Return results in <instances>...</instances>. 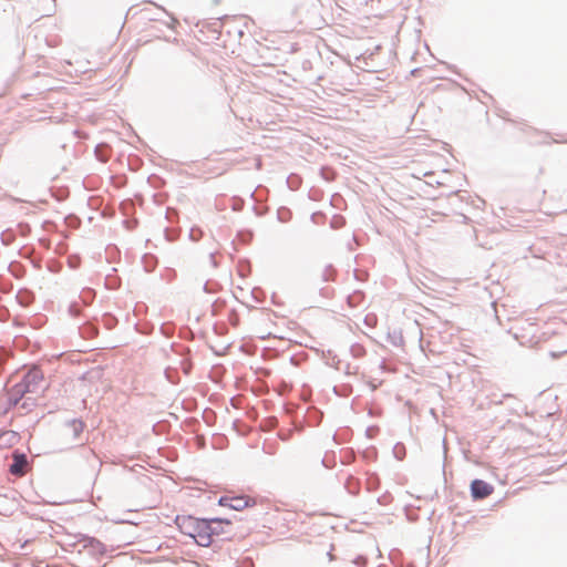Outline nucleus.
Instances as JSON below:
<instances>
[{"label": "nucleus", "mask_w": 567, "mask_h": 567, "mask_svg": "<svg viewBox=\"0 0 567 567\" xmlns=\"http://www.w3.org/2000/svg\"><path fill=\"white\" fill-rule=\"evenodd\" d=\"M70 427H72L73 435L76 439L84 430V423L81 420L73 419L68 421L66 423Z\"/></svg>", "instance_id": "5701e85b"}, {"label": "nucleus", "mask_w": 567, "mask_h": 567, "mask_svg": "<svg viewBox=\"0 0 567 567\" xmlns=\"http://www.w3.org/2000/svg\"><path fill=\"white\" fill-rule=\"evenodd\" d=\"M292 218V212L286 207L281 206L277 209V220L280 223H288Z\"/></svg>", "instance_id": "6ab92c4d"}, {"label": "nucleus", "mask_w": 567, "mask_h": 567, "mask_svg": "<svg viewBox=\"0 0 567 567\" xmlns=\"http://www.w3.org/2000/svg\"><path fill=\"white\" fill-rule=\"evenodd\" d=\"M326 215L322 212H315L311 214L310 219L312 223L318 224L319 219H324Z\"/></svg>", "instance_id": "c9c22d12"}, {"label": "nucleus", "mask_w": 567, "mask_h": 567, "mask_svg": "<svg viewBox=\"0 0 567 567\" xmlns=\"http://www.w3.org/2000/svg\"><path fill=\"white\" fill-rule=\"evenodd\" d=\"M331 227H332V228H338V227H340V225L338 224V221H334V220H333V221L331 223Z\"/></svg>", "instance_id": "4d7b16f0"}, {"label": "nucleus", "mask_w": 567, "mask_h": 567, "mask_svg": "<svg viewBox=\"0 0 567 567\" xmlns=\"http://www.w3.org/2000/svg\"><path fill=\"white\" fill-rule=\"evenodd\" d=\"M394 457L402 461L405 457V446L403 443H396L393 447Z\"/></svg>", "instance_id": "bb28decb"}, {"label": "nucleus", "mask_w": 567, "mask_h": 567, "mask_svg": "<svg viewBox=\"0 0 567 567\" xmlns=\"http://www.w3.org/2000/svg\"><path fill=\"white\" fill-rule=\"evenodd\" d=\"M244 204L245 202L241 198H235L233 209L239 212L244 208Z\"/></svg>", "instance_id": "e433bc0d"}, {"label": "nucleus", "mask_w": 567, "mask_h": 567, "mask_svg": "<svg viewBox=\"0 0 567 567\" xmlns=\"http://www.w3.org/2000/svg\"><path fill=\"white\" fill-rule=\"evenodd\" d=\"M470 491L474 501H482L494 492V486L484 480L475 478L470 484Z\"/></svg>", "instance_id": "20e7f679"}, {"label": "nucleus", "mask_w": 567, "mask_h": 567, "mask_svg": "<svg viewBox=\"0 0 567 567\" xmlns=\"http://www.w3.org/2000/svg\"><path fill=\"white\" fill-rule=\"evenodd\" d=\"M165 374H166V378L171 381V382H174L173 380H171L169 375H168V370H165Z\"/></svg>", "instance_id": "bf43d9fd"}, {"label": "nucleus", "mask_w": 567, "mask_h": 567, "mask_svg": "<svg viewBox=\"0 0 567 567\" xmlns=\"http://www.w3.org/2000/svg\"><path fill=\"white\" fill-rule=\"evenodd\" d=\"M237 272L241 278H246L251 272L250 261L246 258L238 261Z\"/></svg>", "instance_id": "a211bd4d"}, {"label": "nucleus", "mask_w": 567, "mask_h": 567, "mask_svg": "<svg viewBox=\"0 0 567 567\" xmlns=\"http://www.w3.org/2000/svg\"><path fill=\"white\" fill-rule=\"evenodd\" d=\"M10 317V312L6 307H0V321H7Z\"/></svg>", "instance_id": "4c0bfd02"}, {"label": "nucleus", "mask_w": 567, "mask_h": 567, "mask_svg": "<svg viewBox=\"0 0 567 567\" xmlns=\"http://www.w3.org/2000/svg\"><path fill=\"white\" fill-rule=\"evenodd\" d=\"M173 93L182 101H185L189 97L190 90L186 84H179L173 90Z\"/></svg>", "instance_id": "412c9836"}, {"label": "nucleus", "mask_w": 567, "mask_h": 567, "mask_svg": "<svg viewBox=\"0 0 567 567\" xmlns=\"http://www.w3.org/2000/svg\"><path fill=\"white\" fill-rule=\"evenodd\" d=\"M379 432V427L373 425V426H369L365 431V434L369 439H372L374 437V435Z\"/></svg>", "instance_id": "58836bf2"}, {"label": "nucleus", "mask_w": 567, "mask_h": 567, "mask_svg": "<svg viewBox=\"0 0 567 567\" xmlns=\"http://www.w3.org/2000/svg\"><path fill=\"white\" fill-rule=\"evenodd\" d=\"M350 431L346 430L343 433H334L333 434V441L337 444H342L349 440Z\"/></svg>", "instance_id": "c756f323"}, {"label": "nucleus", "mask_w": 567, "mask_h": 567, "mask_svg": "<svg viewBox=\"0 0 567 567\" xmlns=\"http://www.w3.org/2000/svg\"><path fill=\"white\" fill-rule=\"evenodd\" d=\"M207 527L210 530H206V536L203 539L202 547H209L214 544V537H219L229 532L225 530V526H231V520L221 517L205 518Z\"/></svg>", "instance_id": "f03ea898"}, {"label": "nucleus", "mask_w": 567, "mask_h": 567, "mask_svg": "<svg viewBox=\"0 0 567 567\" xmlns=\"http://www.w3.org/2000/svg\"><path fill=\"white\" fill-rule=\"evenodd\" d=\"M337 276V270L332 265H327L322 271L321 279L324 282L333 281Z\"/></svg>", "instance_id": "4be33fe9"}, {"label": "nucleus", "mask_w": 567, "mask_h": 567, "mask_svg": "<svg viewBox=\"0 0 567 567\" xmlns=\"http://www.w3.org/2000/svg\"><path fill=\"white\" fill-rule=\"evenodd\" d=\"M174 523L184 535L193 538L198 546H202L206 530H210L205 518L192 515H176Z\"/></svg>", "instance_id": "f257e3e1"}, {"label": "nucleus", "mask_w": 567, "mask_h": 567, "mask_svg": "<svg viewBox=\"0 0 567 567\" xmlns=\"http://www.w3.org/2000/svg\"><path fill=\"white\" fill-rule=\"evenodd\" d=\"M25 393H28V386H21L19 383L16 384L8 395V403H7L6 411L14 408L20 402V400L23 398V395Z\"/></svg>", "instance_id": "1a4fd4ad"}, {"label": "nucleus", "mask_w": 567, "mask_h": 567, "mask_svg": "<svg viewBox=\"0 0 567 567\" xmlns=\"http://www.w3.org/2000/svg\"><path fill=\"white\" fill-rule=\"evenodd\" d=\"M336 1H337V2H341L342 4H344V6H349V7L354 6V4H357L358 2H359V3L365 2V0H336Z\"/></svg>", "instance_id": "ea45409f"}, {"label": "nucleus", "mask_w": 567, "mask_h": 567, "mask_svg": "<svg viewBox=\"0 0 567 567\" xmlns=\"http://www.w3.org/2000/svg\"><path fill=\"white\" fill-rule=\"evenodd\" d=\"M393 501V496L391 495L390 492H385L383 493L381 496L378 497L377 502L380 504V505H389L391 502Z\"/></svg>", "instance_id": "2f4dec72"}, {"label": "nucleus", "mask_w": 567, "mask_h": 567, "mask_svg": "<svg viewBox=\"0 0 567 567\" xmlns=\"http://www.w3.org/2000/svg\"><path fill=\"white\" fill-rule=\"evenodd\" d=\"M321 463L327 468H332L334 466V464H336L334 461H332V462L328 461L327 456L322 458Z\"/></svg>", "instance_id": "49530a36"}, {"label": "nucleus", "mask_w": 567, "mask_h": 567, "mask_svg": "<svg viewBox=\"0 0 567 567\" xmlns=\"http://www.w3.org/2000/svg\"><path fill=\"white\" fill-rule=\"evenodd\" d=\"M43 380V372L40 368L33 367L23 377L21 386H28V392H35L37 386Z\"/></svg>", "instance_id": "39448f33"}, {"label": "nucleus", "mask_w": 567, "mask_h": 567, "mask_svg": "<svg viewBox=\"0 0 567 567\" xmlns=\"http://www.w3.org/2000/svg\"><path fill=\"white\" fill-rule=\"evenodd\" d=\"M251 297L257 303H262L265 291L260 287H255L251 289Z\"/></svg>", "instance_id": "cd10ccee"}, {"label": "nucleus", "mask_w": 567, "mask_h": 567, "mask_svg": "<svg viewBox=\"0 0 567 567\" xmlns=\"http://www.w3.org/2000/svg\"><path fill=\"white\" fill-rule=\"evenodd\" d=\"M69 265L71 268L76 269L79 267V260L73 261L72 259H70Z\"/></svg>", "instance_id": "8fccbe9b"}, {"label": "nucleus", "mask_w": 567, "mask_h": 567, "mask_svg": "<svg viewBox=\"0 0 567 567\" xmlns=\"http://www.w3.org/2000/svg\"><path fill=\"white\" fill-rule=\"evenodd\" d=\"M172 348V351H174L175 353H177L178 355H182L184 357L182 360H181V367H182V370L183 372L188 375L190 374L192 370H193V362L190 361V359L188 358V354L190 352L189 349L187 348H183L182 346L177 344V343H172L171 346Z\"/></svg>", "instance_id": "6e6552de"}, {"label": "nucleus", "mask_w": 567, "mask_h": 567, "mask_svg": "<svg viewBox=\"0 0 567 567\" xmlns=\"http://www.w3.org/2000/svg\"><path fill=\"white\" fill-rule=\"evenodd\" d=\"M161 332L162 334H164L166 338H171L174 333V326L172 323H163L161 326Z\"/></svg>", "instance_id": "7c9ffc66"}, {"label": "nucleus", "mask_w": 567, "mask_h": 567, "mask_svg": "<svg viewBox=\"0 0 567 567\" xmlns=\"http://www.w3.org/2000/svg\"><path fill=\"white\" fill-rule=\"evenodd\" d=\"M380 484H381V481L377 473H371V472L367 473L365 485H367V489L369 492H374V491L379 489Z\"/></svg>", "instance_id": "dca6fc26"}, {"label": "nucleus", "mask_w": 567, "mask_h": 567, "mask_svg": "<svg viewBox=\"0 0 567 567\" xmlns=\"http://www.w3.org/2000/svg\"><path fill=\"white\" fill-rule=\"evenodd\" d=\"M256 504L255 499L245 496H234L230 499L229 508L234 511H243L244 508L251 507Z\"/></svg>", "instance_id": "9d476101"}, {"label": "nucleus", "mask_w": 567, "mask_h": 567, "mask_svg": "<svg viewBox=\"0 0 567 567\" xmlns=\"http://www.w3.org/2000/svg\"><path fill=\"white\" fill-rule=\"evenodd\" d=\"M165 235H166V238H167L168 240H171V241H172V240H174V238H173V237H169V236H168V231H167V229L165 230Z\"/></svg>", "instance_id": "13d9d810"}, {"label": "nucleus", "mask_w": 567, "mask_h": 567, "mask_svg": "<svg viewBox=\"0 0 567 567\" xmlns=\"http://www.w3.org/2000/svg\"><path fill=\"white\" fill-rule=\"evenodd\" d=\"M80 334L84 339H92L99 334V326L96 322H85L80 328Z\"/></svg>", "instance_id": "9b49d317"}, {"label": "nucleus", "mask_w": 567, "mask_h": 567, "mask_svg": "<svg viewBox=\"0 0 567 567\" xmlns=\"http://www.w3.org/2000/svg\"><path fill=\"white\" fill-rule=\"evenodd\" d=\"M28 463V456L23 452L14 451L12 453V463L9 465V472L12 475L22 476Z\"/></svg>", "instance_id": "423d86ee"}, {"label": "nucleus", "mask_w": 567, "mask_h": 567, "mask_svg": "<svg viewBox=\"0 0 567 567\" xmlns=\"http://www.w3.org/2000/svg\"><path fill=\"white\" fill-rule=\"evenodd\" d=\"M75 308H76V306H75V305L70 306V312H71L73 316H75Z\"/></svg>", "instance_id": "5fc2aeb1"}, {"label": "nucleus", "mask_w": 567, "mask_h": 567, "mask_svg": "<svg viewBox=\"0 0 567 567\" xmlns=\"http://www.w3.org/2000/svg\"><path fill=\"white\" fill-rule=\"evenodd\" d=\"M560 354L561 353H559V352H554V351L550 352V357L554 358V359L559 358Z\"/></svg>", "instance_id": "603ef678"}, {"label": "nucleus", "mask_w": 567, "mask_h": 567, "mask_svg": "<svg viewBox=\"0 0 567 567\" xmlns=\"http://www.w3.org/2000/svg\"><path fill=\"white\" fill-rule=\"evenodd\" d=\"M388 341L394 347H402L404 344V338L402 331L394 329L388 332Z\"/></svg>", "instance_id": "2eb2a0df"}, {"label": "nucleus", "mask_w": 567, "mask_h": 567, "mask_svg": "<svg viewBox=\"0 0 567 567\" xmlns=\"http://www.w3.org/2000/svg\"><path fill=\"white\" fill-rule=\"evenodd\" d=\"M332 289L324 287L320 289V295L324 298H330Z\"/></svg>", "instance_id": "a18cd8bd"}, {"label": "nucleus", "mask_w": 567, "mask_h": 567, "mask_svg": "<svg viewBox=\"0 0 567 567\" xmlns=\"http://www.w3.org/2000/svg\"><path fill=\"white\" fill-rule=\"evenodd\" d=\"M350 351L354 358H360L365 353L364 348L360 344H352Z\"/></svg>", "instance_id": "72a5a7b5"}, {"label": "nucleus", "mask_w": 567, "mask_h": 567, "mask_svg": "<svg viewBox=\"0 0 567 567\" xmlns=\"http://www.w3.org/2000/svg\"><path fill=\"white\" fill-rule=\"evenodd\" d=\"M142 264L146 272H152L157 266V258L154 255L145 254L142 257Z\"/></svg>", "instance_id": "f3484780"}, {"label": "nucleus", "mask_w": 567, "mask_h": 567, "mask_svg": "<svg viewBox=\"0 0 567 567\" xmlns=\"http://www.w3.org/2000/svg\"><path fill=\"white\" fill-rule=\"evenodd\" d=\"M105 285H106V288H109V289H116L117 288L116 279L111 280V276L106 277V284Z\"/></svg>", "instance_id": "79ce46f5"}, {"label": "nucleus", "mask_w": 567, "mask_h": 567, "mask_svg": "<svg viewBox=\"0 0 567 567\" xmlns=\"http://www.w3.org/2000/svg\"><path fill=\"white\" fill-rule=\"evenodd\" d=\"M78 543L82 544L83 548L87 549L95 558L102 557L106 554V546L93 536L80 534Z\"/></svg>", "instance_id": "7ed1b4c3"}, {"label": "nucleus", "mask_w": 567, "mask_h": 567, "mask_svg": "<svg viewBox=\"0 0 567 567\" xmlns=\"http://www.w3.org/2000/svg\"><path fill=\"white\" fill-rule=\"evenodd\" d=\"M254 237V233L250 229H241L237 233V238L243 244H249Z\"/></svg>", "instance_id": "b1692460"}, {"label": "nucleus", "mask_w": 567, "mask_h": 567, "mask_svg": "<svg viewBox=\"0 0 567 567\" xmlns=\"http://www.w3.org/2000/svg\"><path fill=\"white\" fill-rule=\"evenodd\" d=\"M16 299L20 306L28 307L34 301V293L27 288H22L17 292Z\"/></svg>", "instance_id": "f8f14e48"}, {"label": "nucleus", "mask_w": 567, "mask_h": 567, "mask_svg": "<svg viewBox=\"0 0 567 567\" xmlns=\"http://www.w3.org/2000/svg\"><path fill=\"white\" fill-rule=\"evenodd\" d=\"M323 413L316 408L307 409V423L312 426H317L322 421Z\"/></svg>", "instance_id": "4468645a"}, {"label": "nucleus", "mask_w": 567, "mask_h": 567, "mask_svg": "<svg viewBox=\"0 0 567 567\" xmlns=\"http://www.w3.org/2000/svg\"><path fill=\"white\" fill-rule=\"evenodd\" d=\"M268 189L261 185H259L251 194L250 197L254 199L255 205L252 206V212L256 216L261 217L265 216L269 212L268 206H259L258 203L262 202L264 195L262 193H267Z\"/></svg>", "instance_id": "0eeeda50"}, {"label": "nucleus", "mask_w": 567, "mask_h": 567, "mask_svg": "<svg viewBox=\"0 0 567 567\" xmlns=\"http://www.w3.org/2000/svg\"><path fill=\"white\" fill-rule=\"evenodd\" d=\"M230 499H233V497H228V496H221L218 501V504L220 506H228L229 507V503H230Z\"/></svg>", "instance_id": "37998d69"}, {"label": "nucleus", "mask_w": 567, "mask_h": 567, "mask_svg": "<svg viewBox=\"0 0 567 567\" xmlns=\"http://www.w3.org/2000/svg\"><path fill=\"white\" fill-rule=\"evenodd\" d=\"M117 322H118L117 318L110 312H105L102 316V323L107 330H112L113 328H115Z\"/></svg>", "instance_id": "aec40b11"}, {"label": "nucleus", "mask_w": 567, "mask_h": 567, "mask_svg": "<svg viewBox=\"0 0 567 567\" xmlns=\"http://www.w3.org/2000/svg\"><path fill=\"white\" fill-rule=\"evenodd\" d=\"M355 458V454L353 452V450H347L346 453H344V457L342 460V463L343 464H350L354 461Z\"/></svg>", "instance_id": "f704fd0d"}, {"label": "nucleus", "mask_w": 567, "mask_h": 567, "mask_svg": "<svg viewBox=\"0 0 567 567\" xmlns=\"http://www.w3.org/2000/svg\"><path fill=\"white\" fill-rule=\"evenodd\" d=\"M354 296H361V292L360 291H355L353 296H348L347 297V303L350 306V307H355L357 306V302L354 300Z\"/></svg>", "instance_id": "a19ab883"}, {"label": "nucleus", "mask_w": 567, "mask_h": 567, "mask_svg": "<svg viewBox=\"0 0 567 567\" xmlns=\"http://www.w3.org/2000/svg\"><path fill=\"white\" fill-rule=\"evenodd\" d=\"M176 278V272L174 270L169 271V275L167 277V280L168 281H172Z\"/></svg>", "instance_id": "3c124183"}, {"label": "nucleus", "mask_w": 567, "mask_h": 567, "mask_svg": "<svg viewBox=\"0 0 567 567\" xmlns=\"http://www.w3.org/2000/svg\"><path fill=\"white\" fill-rule=\"evenodd\" d=\"M95 154H96V157L101 161V162H106L107 161V146L104 145V144H99L96 147H95Z\"/></svg>", "instance_id": "393cba45"}, {"label": "nucleus", "mask_w": 567, "mask_h": 567, "mask_svg": "<svg viewBox=\"0 0 567 567\" xmlns=\"http://www.w3.org/2000/svg\"><path fill=\"white\" fill-rule=\"evenodd\" d=\"M344 487L349 494L357 496L361 489V482L353 475H349L346 480Z\"/></svg>", "instance_id": "ddd939ff"}, {"label": "nucleus", "mask_w": 567, "mask_h": 567, "mask_svg": "<svg viewBox=\"0 0 567 567\" xmlns=\"http://www.w3.org/2000/svg\"><path fill=\"white\" fill-rule=\"evenodd\" d=\"M83 456L89 460L90 457H94L96 458V455L94 453V451L90 450V449H83Z\"/></svg>", "instance_id": "c03bdc74"}, {"label": "nucleus", "mask_w": 567, "mask_h": 567, "mask_svg": "<svg viewBox=\"0 0 567 567\" xmlns=\"http://www.w3.org/2000/svg\"><path fill=\"white\" fill-rule=\"evenodd\" d=\"M375 320H377L375 317H371V316L368 315L364 318V323L368 324V326H372Z\"/></svg>", "instance_id": "de8ad7c7"}, {"label": "nucleus", "mask_w": 567, "mask_h": 567, "mask_svg": "<svg viewBox=\"0 0 567 567\" xmlns=\"http://www.w3.org/2000/svg\"><path fill=\"white\" fill-rule=\"evenodd\" d=\"M290 179H291L290 177H288V179H287V183H288V185H289V188H291V189H296V188H297V185H292V184L290 183Z\"/></svg>", "instance_id": "864d4df0"}, {"label": "nucleus", "mask_w": 567, "mask_h": 567, "mask_svg": "<svg viewBox=\"0 0 567 567\" xmlns=\"http://www.w3.org/2000/svg\"><path fill=\"white\" fill-rule=\"evenodd\" d=\"M209 258H210L212 266L215 267V268L218 267V262H217V260L215 258V255L210 254Z\"/></svg>", "instance_id": "09e8293b"}, {"label": "nucleus", "mask_w": 567, "mask_h": 567, "mask_svg": "<svg viewBox=\"0 0 567 567\" xmlns=\"http://www.w3.org/2000/svg\"><path fill=\"white\" fill-rule=\"evenodd\" d=\"M220 289V285L218 282L206 281L203 286V290L206 293H216Z\"/></svg>", "instance_id": "c85d7f7f"}, {"label": "nucleus", "mask_w": 567, "mask_h": 567, "mask_svg": "<svg viewBox=\"0 0 567 567\" xmlns=\"http://www.w3.org/2000/svg\"><path fill=\"white\" fill-rule=\"evenodd\" d=\"M361 455L365 461H374L377 460L378 451L374 446H371L362 451Z\"/></svg>", "instance_id": "a878e982"}, {"label": "nucleus", "mask_w": 567, "mask_h": 567, "mask_svg": "<svg viewBox=\"0 0 567 567\" xmlns=\"http://www.w3.org/2000/svg\"><path fill=\"white\" fill-rule=\"evenodd\" d=\"M203 236V231L198 227H193L189 230V239L193 241H198Z\"/></svg>", "instance_id": "473e14b6"}, {"label": "nucleus", "mask_w": 567, "mask_h": 567, "mask_svg": "<svg viewBox=\"0 0 567 567\" xmlns=\"http://www.w3.org/2000/svg\"><path fill=\"white\" fill-rule=\"evenodd\" d=\"M346 374H351L352 372L350 371V364L348 363L346 365V370H344Z\"/></svg>", "instance_id": "6e6d98bb"}]
</instances>
